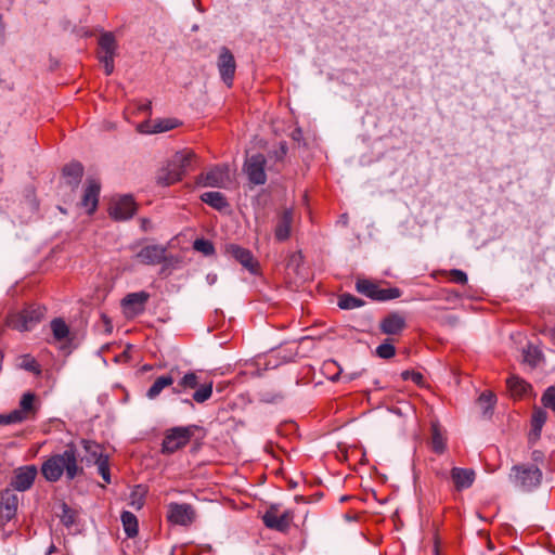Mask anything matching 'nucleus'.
<instances>
[{"label":"nucleus","instance_id":"obj_53","mask_svg":"<svg viewBox=\"0 0 555 555\" xmlns=\"http://www.w3.org/2000/svg\"><path fill=\"white\" fill-rule=\"evenodd\" d=\"M552 339L555 341V328L552 331Z\"/></svg>","mask_w":555,"mask_h":555},{"label":"nucleus","instance_id":"obj_16","mask_svg":"<svg viewBox=\"0 0 555 555\" xmlns=\"http://www.w3.org/2000/svg\"><path fill=\"white\" fill-rule=\"evenodd\" d=\"M37 476V468L34 465L23 466L15 470V474L10 482L12 490L26 491L28 490Z\"/></svg>","mask_w":555,"mask_h":555},{"label":"nucleus","instance_id":"obj_41","mask_svg":"<svg viewBox=\"0 0 555 555\" xmlns=\"http://www.w3.org/2000/svg\"><path fill=\"white\" fill-rule=\"evenodd\" d=\"M541 402L544 408L551 409L555 412V387H548L542 395Z\"/></svg>","mask_w":555,"mask_h":555},{"label":"nucleus","instance_id":"obj_25","mask_svg":"<svg viewBox=\"0 0 555 555\" xmlns=\"http://www.w3.org/2000/svg\"><path fill=\"white\" fill-rule=\"evenodd\" d=\"M100 184L95 180H89L85 189L81 204L87 208L89 214H92L99 202Z\"/></svg>","mask_w":555,"mask_h":555},{"label":"nucleus","instance_id":"obj_29","mask_svg":"<svg viewBox=\"0 0 555 555\" xmlns=\"http://www.w3.org/2000/svg\"><path fill=\"white\" fill-rule=\"evenodd\" d=\"M178 125H179V122L177 119L166 118V119H160V120L155 121L152 127L146 126V128H145L144 125H141L140 128H141L142 132L159 133V132H166V131L172 130Z\"/></svg>","mask_w":555,"mask_h":555},{"label":"nucleus","instance_id":"obj_34","mask_svg":"<svg viewBox=\"0 0 555 555\" xmlns=\"http://www.w3.org/2000/svg\"><path fill=\"white\" fill-rule=\"evenodd\" d=\"M146 489L144 486H135L129 495V505L134 509H141L144 505Z\"/></svg>","mask_w":555,"mask_h":555},{"label":"nucleus","instance_id":"obj_9","mask_svg":"<svg viewBox=\"0 0 555 555\" xmlns=\"http://www.w3.org/2000/svg\"><path fill=\"white\" fill-rule=\"evenodd\" d=\"M266 157L260 153L254 154L245 160L244 171L247 175L249 182L256 185H261L266 183Z\"/></svg>","mask_w":555,"mask_h":555},{"label":"nucleus","instance_id":"obj_48","mask_svg":"<svg viewBox=\"0 0 555 555\" xmlns=\"http://www.w3.org/2000/svg\"><path fill=\"white\" fill-rule=\"evenodd\" d=\"M12 424H18L13 416L12 411L7 414H0V425H12Z\"/></svg>","mask_w":555,"mask_h":555},{"label":"nucleus","instance_id":"obj_14","mask_svg":"<svg viewBox=\"0 0 555 555\" xmlns=\"http://www.w3.org/2000/svg\"><path fill=\"white\" fill-rule=\"evenodd\" d=\"M37 411L38 406L36 403V395L33 392H25L20 400L18 408L13 410L12 413L16 422L20 424L35 418Z\"/></svg>","mask_w":555,"mask_h":555},{"label":"nucleus","instance_id":"obj_44","mask_svg":"<svg viewBox=\"0 0 555 555\" xmlns=\"http://www.w3.org/2000/svg\"><path fill=\"white\" fill-rule=\"evenodd\" d=\"M62 508L61 521L66 527H70L75 522V514L66 504H63Z\"/></svg>","mask_w":555,"mask_h":555},{"label":"nucleus","instance_id":"obj_30","mask_svg":"<svg viewBox=\"0 0 555 555\" xmlns=\"http://www.w3.org/2000/svg\"><path fill=\"white\" fill-rule=\"evenodd\" d=\"M194 158L195 154L192 151H181L177 152L171 160L180 169L179 171H181L182 176H184L191 168Z\"/></svg>","mask_w":555,"mask_h":555},{"label":"nucleus","instance_id":"obj_12","mask_svg":"<svg viewBox=\"0 0 555 555\" xmlns=\"http://www.w3.org/2000/svg\"><path fill=\"white\" fill-rule=\"evenodd\" d=\"M217 66L222 81L228 87H231L233 83V78L236 69V63L233 54L228 48H221Z\"/></svg>","mask_w":555,"mask_h":555},{"label":"nucleus","instance_id":"obj_42","mask_svg":"<svg viewBox=\"0 0 555 555\" xmlns=\"http://www.w3.org/2000/svg\"><path fill=\"white\" fill-rule=\"evenodd\" d=\"M376 354L382 359H390L396 354V348L389 343H384L376 348Z\"/></svg>","mask_w":555,"mask_h":555},{"label":"nucleus","instance_id":"obj_6","mask_svg":"<svg viewBox=\"0 0 555 555\" xmlns=\"http://www.w3.org/2000/svg\"><path fill=\"white\" fill-rule=\"evenodd\" d=\"M193 436L192 427H173L167 430L162 444V452L171 454L189 443Z\"/></svg>","mask_w":555,"mask_h":555},{"label":"nucleus","instance_id":"obj_45","mask_svg":"<svg viewBox=\"0 0 555 555\" xmlns=\"http://www.w3.org/2000/svg\"><path fill=\"white\" fill-rule=\"evenodd\" d=\"M450 279L456 284L464 285L467 283V274L459 269H453L450 271Z\"/></svg>","mask_w":555,"mask_h":555},{"label":"nucleus","instance_id":"obj_27","mask_svg":"<svg viewBox=\"0 0 555 555\" xmlns=\"http://www.w3.org/2000/svg\"><path fill=\"white\" fill-rule=\"evenodd\" d=\"M83 175V167L80 163L73 162L63 168V177L72 188H77Z\"/></svg>","mask_w":555,"mask_h":555},{"label":"nucleus","instance_id":"obj_37","mask_svg":"<svg viewBox=\"0 0 555 555\" xmlns=\"http://www.w3.org/2000/svg\"><path fill=\"white\" fill-rule=\"evenodd\" d=\"M361 306H363V300L353 295L343 294L339 296L338 307L340 309L349 310L359 308Z\"/></svg>","mask_w":555,"mask_h":555},{"label":"nucleus","instance_id":"obj_55","mask_svg":"<svg viewBox=\"0 0 555 555\" xmlns=\"http://www.w3.org/2000/svg\"><path fill=\"white\" fill-rule=\"evenodd\" d=\"M338 378V374L332 377V380H336Z\"/></svg>","mask_w":555,"mask_h":555},{"label":"nucleus","instance_id":"obj_13","mask_svg":"<svg viewBox=\"0 0 555 555\" xmlns=\"http://www.w3.org/2000/svg\"><path fill=\"white\" fill-rule=\"evenodd\" d=\"M167 517L175 525L189 526L195 518V511L190 504L170 503Z\"/></svg>","mask_w":555,"mask_h":555},{"label":"nucleus","instance_id":"obj_21","mask_svg":"<svg viewBox=\"0 0 555 555\" xmlns=\"http://www.w3.org/2000/svg\"><path fill=\"white\" fill-rule=\"evenodd\" d=\"M476 474L472 468L453 467L451 469V479L457 491H462L472 487L475 481Z\"/></svg>","mask_w":555,"mask_h":555},{"label":"nucleus","instance_id":"obj_3","mask_svg":"<svg viewBox=\"0 0 555 555\" xmlns=\"http://www.w3.org/2000/svg\"><path fill=\"white\" fill-rule=\"evenodd\" d=\"M46 308L40 305H30L8 319V325L20 332L31 331L41 322Z\"/></svg>","mask_w":555,"mask_h":555},{"label":"nucleus","instance_id":"obj_1","mask_svg":"<svg viewBox=\"0 0 555 555\" xmlns=\"http://www.w3.org/2000/svg\"><path fill=\"white\" fill-rule=\"evenodd\" d=\"M41 473L50 482L60 480L64 473L67 479L73 480L82 473V467H80L78 463L76 447L68 444L62 453L49 457L43 462Z\"/></svg>","mask_w":555,"mask_h":555},{"label":"nucleus","instance_id":"obj_40","mask_svg":"<svg viewBox=\"0 0 555 555\" xmlns=\"http://www.w3.org/2000/svg\"><path fill=\"white\" fill-rule=\"evenodd\" d=\"M495 396L492 392L486 391L479 396L478 403L480 404L483 413H488L494 405Z\"/></svg>","mask_w":555,"mask_h":555},{"label":"nucleus","instance_id":"obj_15","mask_svg":"<svg viewBox=\"0 0 555 555\" xmlns=\"http://www.w3.org/2000/svg\"><path fill=\"white\" fill-rule=\"evenodd\" d=\"M18 496L12 489H5L0 494V524L10 521L16 514Z\"/></svg>","mask_w":555,"mask_h":555},{"label":"nucleus","instance_id":"obj_51","mask_svg":"<svg viewBox=\"0 0 555 555\" xmlns=\"http://www.w3.org/2000/svg\"><path fill=\"white\" fill-rule=\"evenodd\" d=\"M55 551V546L54 545H51L47 552V555H50L52 554L53 552Z\"/></svg>","mask_w":555,"mask_h":555},{"label":"nucleus","instance_id":"obj_23","mask_svg":"<svg viewBox=\"0 0 555 555\" xmlns=\"http://www.w3.org/2000/svg\"><path fill=\"white\" fill-rule=\"evenodd\" d=\"M293 223V210L285 209L279 217L275 229L274 236L276 241L284 242L289 238Z\"/></svg>","mask_w":555,"mask_h":555},{"label":"nucleus","instance_id":"obj_47","mask_svg":"<svg viewBox=\"0 0 555 555\" xmlns=\"http://www.w3.org/2000/svg\"><path fill=\"white\" fill-rule=\"evenodd\" d=\"M403 379H411L415 384H421L423 380V375L420 372L414 371H405L402 373Z\"/></svg>","mask_w":555,"mask_h":555},{"label":"nucleus","instance_id":"obj_39","mask_svg":"<svg viewBox=\"0 0 555 555\" xmlns=\"http://www.w3.org/2000/svg\"><path fill=\"white\" fill-rule=\"evenodd\" d=\"M193 248L196 251L204 254L205 256H210V255H214V253H215L214 244L210 241L205 240V238L195 240L193 243Z\"/></svg>","mask_w":555,"mask_h":555},{"label":"nucleus","instance_id":"obj_17","mask_svg":"<svg viewBox=\"0 0 555 555\" xmlns=\"http://www.w3.org/2000/svg\"><path fill=\"white\" fill-rule=\"evenodd\" d=\"M149 298L150 295L144 291L128 294L121 300L125 314L128 317H134L142 313Z\"/></svg>","mask_w":555,"mask_h":555},{"label":"nucleus","instance_id":"obj_52","mask_svg":"<svg viewBox=\"0 0 555 555\" xmlns=\"http://www.w3.org/2000/svg\"><path fill=\"white\" fill-rule=\"evenodd\" d=\"M150 108H151V103L144 104L142 106V109H150Z\"/></svg>","mask_w":555,"mask_h":555},{"label":"nucleus","instance_id":"obj_7","mask_svg":"<svg viewBox=\"0 0 555 555\" xmlns=\"http://www.w3.org/2000/svg\"><path fill=\"white\" fill-rule=\"evenodd\" d=\"M356 288L359 293L378 301L396 299L401 296V291L397 287L380 288L375 283L365 279L358 280L356 283Z\"/></svg>","mask_w":555,"mask_h":555},{"label":"nucleus","instance_id":"obj_10","mask_svg":"<svg viewBox=\"0 0 555 555\" xmlns=\"http://www.w3.org/2000/svg\"><path fill=\"white\" fill-rule=\"evenodd\" d=\"M292 520L293 512L287 509L280 514L278 505H271L262 516V521L267 528L281 532L286 531L289 528Z\"/></svg>","mask_w":555,"mask_h":555},{"label":"nucleus","instance_id":"obj_46","mask_svg":"<svg viewBox=\"0 0 555 555\" xmlns=\"http://www.w3.org/2000/svg\"><path fill=\"white\" fill-rule=\"evenodd\" d=\"M21 367L25 369L26 371L34 372V373L39 372L38 364H37L36 360L29 356H25L22 359Z\"/></svg>","mask_w":555,"mask_h":555},{"label":"nucleus","instance_id":"obj_18","mask_svg":"<svg viewBox=\"0 0 555 555\" xmlns=\"http://www.w3.org/2000/svg\"><path fill=\"white\" fill-rule=\"evenodd\" d=\"M135 211V204L133 198L129 195H125L114 201L109 206V215L115 220H127L130 219Z\"/></svg>","mask_w":555,"mask_h":555},{"label":"nucleus","instance_id":"obj_35","mask_svg":"<svg viewBox=\"0 0 555 555\" xmlns=\"http://www.w3.org/2000/svg\"><path fill=\"white\" fill-rule=\"evenodd\" d=\"M51 330L56 340H65L69 335V328L62 319H54L51 322Z\"/></svg>","mask_w":555,"mask_h":555},{"label":"nucleus","instance_id":"obj_36","mask_svg":"<svg viewBox=\"0 0 555 555\" xmlns=\"http://www.w3.org/2000/svg\"><path fill=\"white\" fill-rule=\"evenodd\" d=\"M541 360L542 353L537 347L530 345L524 349V361L531 367L538 366Z\"/></svg>","mask_w":555,"mask_h":555},{"label":"nucleus","instance_id":"obj_19","mask_svg":"<svg viewBox=\"0 0 555 555\" xmlns=\"http://www.w3.org/2000/svg\"><path fill=\"white\" fill-rule=\"evenodd\" d=\"M225 251L249 272L256 273L257 262L255 261L250 250L235 244H230L227 246Z\"/></svg>","mask_w":555,"mask_h":555},{"label":"nucleus","instance_id":"obj_32","mask_svg":"<svg viewBox=\"0 0 555 555\" xmlns=\"http://www.w3.org/2000/svg\"><path fill=\"white\" fill-rule=\"evenodd\" d=\"M121 522L128 538H134L139 532L138 519L131 512L121 513Z\"/></svg>","mask_w":555,"mask_h":555},{"label":"nucleus","instance_id":"obj_54","mask_svg":"<svg viewBox=\"0 0 555 555\" xmlns=\"http://www.w3.org/2000/svg\"><path fill=\"white\" fill-rule=\"evenodd\" d=\"M356 377V375H349L347 380H352Z\"/></svg>","mask_w":555,"mask_h":555},{"label":"nucleus","instance_id":"obj_49","mask_svg":"<svg viewBox=\"0 0 555 555\" xmlns=\"http://www.w3.org/2000/svg\"><path fill=\"white\" fill-rule=\"evenodd\" d=\"M287 153V145L285 142L280 144L279 151L275 152L276 159H282Z\"/></svg>","mask_w":555,"mask_h":555},{"label":"nucleus","instance_id":"obj_50","mask_svg":"<svg viewBox=\"0 0 555 555\" xmlns=\"http://www.w3.org/2000/svg\"><path fill=\"white\" fill-rule=\"evenodd\" d=\"M217 274L216 273H208L206 276V281L209 285H214L217 282Z\"/></svg>","mask_w":555,"mask_h":555},{"label":"nucleus","instance_id":"obj_22","mask_svg":"<svg viewBox=\"0 0 555 555\" xmlns=\"http://www.w3.org/2000/svg\"><path fill=\"white\" fill-rule=\"evenodd\" d=\"M176 373H179L178 367H172L168 374L158 376L146 391V397L151 400H154L165 388L172 386L175 383Z\"/></svg>","mask_w":555,"mask_h":555},{"label":"nucleus","instance_id":"obj_43","mask_svg":"<svg viewBox=\"0 0 555 555\" xmlns=\"http://www.w3.org/2000/svg\"><path fill=\"white\" fill-rule=\"evenodd\" d=\"M95 465L98 466V473L102 476L103 480L106 483H111L108 457L101 460Z\"/></svg>","mask_w":555,"mask_h":555},{"label":"nucleus","instance_id":"obj_38","mask_svg":"<svg viewBox=\"0 0 555 555\" xmlns=\"http://www.w3.org/2000/svg\"><path fill=\"white\" fill-rule=\"evenodd\" d=\"M431 431L433 449L437 453H442L446 449L444 438L436 425L433 426Z\"/></svg>","mask_w":555,"mask_h":555},{"label":"nucleus","instance_id":"obj_24","mask_svg":"<svg viewBox=\"0 0 555 555\" xmlns=\"http://www.w3.org/2000/svg\"><path fill=\"white\" fill-rule=\"evenodd\" d=\"M180 169L177 168V166L173 164L172 160H170L167 166L163 167L156 177V181L158 184L168 186L171 184H175L179 182L183 176Z\"/></svg>","mask_w":555,"mask_h":555},{"label":"nucleus","instance_id":"obj_2","mask_svg":"<svg viewBox=\"0 0 555 555\" xmlns=\"http://www.w3.org/2000/svg\"><path fill=\"white\" fill-rule=\"evenodd\" d=\"M214 383L212 380L201 384L199 376L193 372H186L172 387L173 395H181L189 390H195L191 399H183L182 402L193 406V401L196 403H204L212 396Z\"/></svg>","mask_w":555,"mask_h":555},{"label":"nucleus","instance_id":"obj_28","mask_svg":"<svg viewBox=\"0 0 555 555\" xmlns=\"http://www.w3.org/2000/svg\"><path fill=\"white\" fill-rule=\"evenodd\" d=\"M201 199L205 204L209 205L210 207L219 211H222L229 207V203L225 196L218 191L205 192L201 195Z\"/></svg>","mask_w":555,"mask_h":555},{"label":"nucleus","instance_id":"obj_33","mask_svg":"<svg viewBox=\"0 0 555 555\" xmlns=\"http://www.w3.org/2000/svg\"><path fill=\"white\" fill-rule=\"evenodd\" d=\"M547 420V413L543 409H535L532 414V431L531 435L534 436L535 439H538L541 435V430L543 425L545 424Z\"/></svg>","mask_w":555,"mask_h":555},{"label":"nucleus","instance_id":"obj_8","mask_svg":"<svg viewBox=\"0 0 555 555\" xmlns=\"http://www.w3.org/2000/svg\"><path fill=\"white\" fill-rule=\"evenodd\" d=\"M99 60L104 65L105 74L114 72V59L117 50V42L109 31L103 33L99 38Z\"/></svg>","mask_w":555,"mask_h":555},{"label":"nucleus","instance_id":"obj_31","mask_svg":"<svg viewBox=\"0 0 555 555\" xmlns=\"http://www.w3.org/2000/svg\"><path fill=\"white\" fill-rule=\"evenodd\" d=\"M507 387L514 397H521L530 390V385L518 376H511L507 378Z\"/></svg>","mask_w":555,"mask_h":555},{"label":"nucleus","instance_id":"obj_26","mask_svg":"<svg viewBox=\"0 0 555 555\" xmlns=\"http://www.w3.org/2000/svg\"><path fill=\"white\" fill-rule=\"evenodd\" d=\"M82 448L86 452L85 460L87 464H96L101 460L108 457L103 453V447L95 441L82 439Z\"/></svg>","mask_w":555,"mask_h":555},{"label":"nucleus","instance_id":"obj_4","mask_svg":"<svg viewBox=\"0 0 555 555\" xmlns=\"http://www.w3.org/2000/svg\"><path fill=\"white\" fill-rule=\"evenodd\" d=\"M231 182L230 168L219 164L196 177L195 183L202 188H225Z\"/></svg>","mask_w":555,"mask_h":555},{"label":"nucleus","instance_id":"obj_5","mask_svg":"<svg viewBox=\"0 0 555 555\" xmlns=\"http://www.w3.org/2000/svg\"><path fill=\"white\" fill-rule=\"evenodd\" d=\"M512 472L513 474L511 475V480L515 483V486L525 491L535 488L541 482L542 473L534 465L514 466Z\"/></svg>","mask_w":555,"mask_h":555},{"label":"nucleus","instance_id":"obj_11","mask_svg":"<svg viewBox=\"0 0 555 555\" xmlns=\"http://www.w3.org/2000/svg\"><path fill=\"white\" fill-rule=\"evenodd\" d=\"M142 264L156 266L167 260V247L159 244L143 246L134 256Z\"/></svg>","mask_w":555,"mask_h":555},{"label":"nucleus","instance_id":"obj_20","mask_svg":"<svg viewBox=\"0 0 555 555\" xmlns=\"http://www.w3.org/2000/svg\"><path fill=\"white\" fill-rule=\"evenodd\" d=\"M405 319L398 312L386 315L379 324L382 333L386 335H398L405 328Z\"/></svg>","mask_w":555,"mask_h":555}]
</instances>
